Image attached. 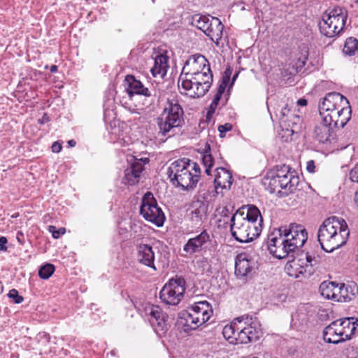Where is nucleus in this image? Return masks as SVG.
Masks as SVG:
<instances>
[{"label":"nucleus","instance_id":"f257e3e1","mask_svg":"<svg viewBox=\"0 0 358 358\" xmlns=\"http://www.w3.org/2000/svg\"><path fill=\"white\" fill-rule=\"evenodd\" d=\"M349 234L346 222L342 218L332 216L324 220L320 226L317 241L322 250L331 252L346 243Z\"/></svg>","mask_w":358,"mask_h":358},{"label":"nucleus","instance_id":"f03ea898","mask_svg":"<svg viewBox=\"0 0 358 358\" xmlns=\"http://www.w3.org/2000/svg\"><path fill=\"white\" fill-rule=\"evenodd\" d=\"M222 334L229 343L236 345L256 341L262 336V332L256 320L248 316H242L226 325Z\"/></svg>","mask_w":358,"mask_h":358},{"label":"nucleus","instance_id":"7ed1b4c3","mask_svg":"<svg viewBox=\"0 0 358 358\" xmlns=\"http://www.w3.org/2000/svg\"><path fill=\"white\" fill-rule=\"evenodd\" d=\"M184 111L175 97L168 98L164 103L163 110L157 118L159 134L170 137V134L175 128L182 126Z\"/></svg>","mask_w":358,"mask_h":358},{"label":"nucleus","instance_id":"20e7f679","mask_svg":"<svg viewBox=\"0 0 358 358\" xmlns=\"http://www.w3.org/2000/svg\"><path fill=\"white\" fill-rule=\"evenodd\" d=\"M244 212L238 210L231 218L232 236L240 243H248L259 236L262 229L263 219L260 217L258 226L255 227L243 218Z\"/></svg>","mask_w":358,"mask_h":358},{"label":"nucleus","instance_id":"39448f33","mask_svg":"<svg viewBox=\"0 0 358 358\" xmlns=\"http://www.w3.org/2000/svg\"><path fill=\"white\" fill-rule=\"evenodd\" d=\"M170 181L183 190H192L198 183V176L192 175L188 162L185 159H178L170 165L167 171Z\"/></svg>","mask_w":358,"mask_h":358},{"label":"nucleus","instance_id":"423d86ee","mask_svg":"<svg viewBox=\"0 0 358 358\" xmlns=\"http://www.w3.org/2000/svg\"><path fill=\"white\" fill-rule=\"evenodd\" d=\"M348 18L347 10L342 7H336L324 13L319 23L320 30L324 36L333 38L343 31Z\"/></svg>","mask_w":358,"mask_h":358},{"label":"nucleus","instance_id":"0eeeda50","mask_svg":"<svg viewBox=\"0 0 358 358\" xmlns=\"http://www.w3.org/2000/svg\"><path fill=\"white\" fill-rule=\"evenodd\" d=\"M185 292V279L182 278H172L160 291L159 298L166 304L176 306L181 301Z\"/></svg>","mask_w":358,"mask_h":358},{"label":"nucleus","instance_id":"6e6552de","mask_svg":"<svg viewBox=\"0 0 358 358\" xmlns=\"http://www.w3.org/2000/svg\"><path fill=\"white\" fill-rule=\"evenodd\" d=\"M140 213L146 220L154 223L157 227H162L165 220L162 209L158 207L153 194L150 192H147L143 196Z\"/></svg>","mask_w":358,"mask_h":358},{"label":"nucleus","instance_id":"1a4fd4ad","mask_svg":"<svg viewBox=\"0 0 358 358\" xmlns=\"http://www.w3.org/2000/svg\"><path fill=\"white\" fill-rule=\"evenodd\" d=\"M282 227L275 229L268 236L267 247L271 254L278 259H283L291 252H294L291 247L288 246L287 239L285 238Z\"/></svg>","mask_w":358,"mask_h":358},{"label":"nucleus","instance_id":"9d476101","mask_svg":"<svg viewBox=\"0 0 358 358\" xmlns=\"http://www.w3.org/2000/svg\"><path fill=\"white\" fill-rule=\"evenodd\" d=\"M282 229L285 231L282 234L287 239L288 246L291 247L293 252L301 248L308 239V232L301 224L292 223L288 229L284 227Z\"/></svg>","mask_w":358,"mask_h":358},{"label":"nucleus","instance_id":"9b49d317","mask_svg":"<svg viewBox=\"0 0 358 358\" xmlns=\"http://www.w3.org/2000/svg\"><path fill=\"white\" fill-rule=\"evenodd\" d=\"M148 320L154 331L162 336L169 329L168 315L158 306L151 305L145 308Z\"/></svg>","mask_w":358,"mask_h":358},{"label":"nucleus","instance_id":"f8f14e48","mask_svg":"<svg viewBox=\"0 0 358 358\" xmlns=\"http://www.w3.org/2000/svg\"><path fill=\"white\" fill-rule=\"evenodd\" d=\"M350 104L346 97L338 92H329L324 97L322 103L319 104L320 115L329 113L333 110L342 107L348 106Z\"/></svg>","mask_w":358,"mask_h":358},{"label":"nucleus","instance_id":"ddd939ff","mask_svg":"<svg viewBox=\"0 0 358 358\" xmlns=\"http://www.w3.org/2000/svg\"><path fill=\"white\" fill-rule=\"evenodd\" d=\"M130 166L124 171L123 182L129 185H134L138 182L141 173L144 170V166L149 162L148 157L137 159L132 157L128 159Z\"/></svg>","mask_w":358,"mask_h":358},{"label":"nucleus","instance_id":"4468645a","mask_svg":"<svg viewBox=\"0 0 358 358\" xmlns=\"http://www.w3.org/2000/svg\"><path fill=\"white\" fill-rule=\"evenodd\" d=\"M351 107L349 104L348 106L342 107L338 110H333L329 113H325L320 115L322 120L332 126L333 128H343L351 118Z\"/></svg>","mask_w":358,"mask_h":358},{"label":"nucleus","instance_id":"2eb2a0df","mask_svg":"<svg viewBox=\"0 0 358 358\" xmlns=\"http://www.w3.org/2000/svg\"><path fill=\"white\" fill-rule=\"evenodd\" d=\"M299 182V178L294 171L280 179H270L269 185L272 192H274L277 189H279L278 192L282 191V194L287 195L296 189Z\"/></svg>","mask_w":358,"mask_h":358},{"label":"nucleus","instance_id":"dca6fc26","mask_svg":"<svg viewBox=\"0 0 358 358\" xmlns=\"http://www.w3.org/2000/svg\"><path fill=\"white\" fill-rule=\"evenodd\" d=\"M211 71L208 59L200 54L192 55L185 62L182 68L183 75H194L201 72Z\"/></svg>","mask_w":358,"mask_h":358},{"label":"nucleus","instance_id":"f3484780","mask_svg":"<svg viewBox=\"0 0 358 358\" xmlns=\"http://www.w3.org/2000/svg\"><path fill=\"white\" fill-rule=\"evenodd\" d=\"M256 268L255 261L246 253L236 256L235 274L238 278L250 277Z\"/></svg>","mask_w":358,"mask_h":358},{"label":"nucleus","instance_id":"a211bd4d","mask_svg":"<svg viewBox=\"0 0 358 358\" xmlns=\"http://www.w3.org/2000/svg\"><path fill=\"white\" fill-rule=\"evenodd\" d=\"M210 241L208 233L203 230L196 236L189 238L183 246V251L192 255L202 250L204 245Z\"/></svg>","mask_w":358,"mask_h":358},{"label":"nucleus","instance_id":"6ab92c4d","mask_svg":"<svg viewBox=\"0 0 358 358\" xmlns=\"http://www.w3.org/2000/svg\"><path fill=\"white\" fill-rule=\"evenodd\" d=\"M340 321L335 320L325 327L323 331V338L329 343L338 344L344 342L343 331H342Z\"/></svg>","mask_w":358,"mask_h":358},{"label":"nucleus","instance_id":"aec40b11","mask_svg":"<svg viewBox=\"0 0 358 358\" xmlns=\"http://www.w3.org/2000/svg\"><path fill=\"white\" fill-rule=\"evenodd\" d=\"M137 259L143 265L157 270L155 266V252L148 244H139L137 246Z\"/></svg>","mask_w":358,"mask_h":358},{"label":"nucleus","instance_id":"412c9836","mask_svg":"<svg viewBox=\"0 0 358 358\" xmlns=\"http://www.w3.org/2000/svg\"><path fill=\"white\" fill-rule=\"evenodd\" d=\"M124 82L128 85L126 90L130 98L134 94L143 95L148 97L151 96L149 89L145 87L140 80L136 79L133 75H127L125 77Z\"/></svg>","mask_w":358,"mask_h":358},{"label":"nucleus","instance_id":"4be33fe9","mask_svg":"<svg viewBox=\"0 0 358 358\" xmlns=\"http://www.w3.org/2000/svg\"><path fill=\"white\" fill-rule=\"evenodd\" d=\"M178 323L182 327L185 331L196 329L203 324L199 317H196L189 308L179 313Z\"/></svg>","mask_w":358,"mask_h":358},{"label":"nucleus","instance_id":"5701e85b","mask_svg":"<svg viewBox=\"0 0 358 358\" xmlns=\"http://www.w3.org/2000/svg\"><path fill=\"white\" fill-rule=\"evenodd\" d=\"M214 183L217 192H218V188L229 189L233 183L232 173L225 168H217Z\"/></svg>","mask_w":358,"mask_h":358},{"label":"nucleus","instance_id":"b1692460","mask_svg":"<svg viewBox=\"0 0 358 358\" xmlns=\"http://www.w3.org/2000/svg\"><path fill=\"white\" fill-rule=\"evenodd\" d=\"M189 309L196 317H199L202 324L210 319L213 313L211 306L206 301L195 303Z\"/></svg>","mask_w":358,"mask_h":358},{"label":"nucleus","instance_id":"393cba45","mask_svg":"<svg viewBox=\"0 0 358 358\" xmlns=\"http://www.w3.org/2000/svg\"><path fill=\"white\" fill-rule=\"evenodd\" d=\"M333 127L328 123L322 122L317 124L313 130V136L320 143H325L330 141V137L333 133Z\"/></svg>","mask_w":358,"mask_h":358},{"label":"nucleus","instance_id":"a878e982","mask_svg":"<svg viewBox=\"0 0 358 358\" xmlns=\"http://www.w3.org/2000/svg\"><path fill=\"white\" fill-rule=\"evenodd\" d=\"M190 220L195 225H200L206 218L207 206L201 201H194L192 204Z\"/></svg>","mask_w":358,"mask_h":358},{"label":"nucleus","instance_id":"bb28decb","mask_svg":"<svg viewBox=\"0 0 358 358\" xmlns=\"http://www.w3.org/2000/svg\"><path fill=\"white\" fill-rule=\"evenodd\" d=\"M169 57L159 54L155 58L153 66L150 69V72L153 77L163 78L167 73Z\"/></svg>","mask_w":358,"mask_h":358},{"label":"nucleus","instance_id":"cd10ccee","mask_svg":"<svg viewBox=\"0 0 358 358\" xmlns=\"http://www.w3.org/2000/svg\"><path fill=\"white\" fill-rule=\"evenodd\" d=\"M358 294V287L355 283L345 285L339 284L338 290V302H347L355 298Z\"/></svg>","mask_w":358,"mask_h":358},{"label":"nucleus","instance_id":"c85d7f7f","mask_svg":"<svg viewBox=\"0 0 358 358\" xmlns=\"http://www.w3.org/2000/svg\"><path fill=\"white\" fill-rule=\"evenodd\" d=\"M210 26L208 29L206 35L210 38L211 41L219 43V41L222 38L224 25L217 17H211Z\"/></svg>","mask_w":358,"mask_h":358},{"label":"nucleus","instance_id":"c756f323","mask_svg":"<svg viewBox=\"0 0 358 358\" xmlns=\"http://www.w3.org/2000/svg\"><path fill=\"white\" fill-rule=\"evenodd\" d=\"M196 82L192 75H183L182 73L179 77L178 86L184 90V93L192 98L196 96Z\"/></svg>","mask_w":358,"mask_h":358},{"label":"nucleus","instance_id":"7c9ffc66","mask_svg":"<svg viewBox=\"0 0 358 358\" xmlns=\"http://www.w3.org/2000/svg\"><path fill=\"white\" fill-rule=\"evenodd\" d=\"M338 286L339 284L335 282L324 281L320 284L319 289L324 298L337 301Z\"/></svg>","mask_w":358,"mask_h":358},{"label":"nucleus","instance_id":"2f4dec72","mask_svg":"<svg viewBox=\"0 0 358 358\" xmlns=\"http://www.w3.org/2000/svg\"><path fill=\"white\" fill-rule=\"evenodd\" d=\"M340 321L341 330L343 331L344 341L351 339L352 336L356 330L355 322L353 317H347L343 320H338Z\"/></svg>","mask_w":358,"mask_h":358},{"label":"nucleus","instance_id":"473e14b6","mask_svg":"<svg viewBox=\"0 0 358 358\" xmlns=\"http://www.w3.org/2000/svg\"><path fill=\"white\" fill-rule=\"evenodd\" d=\"M211 17L195 14L192 17L191 24L201 30L205 34L210 26Z\"/></svg>","mask_w":358,"mask_h":358},{"label":"nucleus","instance_id":"72a5a7b5","mask_svg":"<svg viewBox=\"0 0 358 358\" xmlns=\"http://www.w3.org/2000/svg\"><path fill=\"white\" fill-rule=\"evenodd\" d=\"M299 262V259H294L287 263L285 270L289 276L296 278H299L300 275L303 274L304 271H306L303 266H301Z\"/></svg>","mask_w":358,"mask_h":358},{"label":"nucleus","instance_id":"f704fd0d","mask_svg":"<svg viewBox=\"0 0 358 358\" xmlns=\"http://www.w3.org/2000/svg\"><path fill=\"white\" fill-rule=\"evenodd\" d=\"M260 217H262L260 211L255 206L248 205L247 206L246 215L245 217L243 216L245 220H248L251 224L257 227Z\"/></svg>","mask_w":358,"mask_h":358},{"label":"nucleus","instance_id":"c9c22d12","mask_svg":"<svg viewBox=\"0 0 358 358\" xmlns=\"http://www.w3.org/2000/svg\"><path fill=\"white\" fill-rule=\"evenodd\" d=\"M210 151V145L206 144L205 147V152L202 156V162L203 166L206 167L205 172L208 176L210 175L211 168L214 164V159Z\"/></svg>","mask_w":358,"mask_h":358},{"label":"nucleus","instance_id":"e433bc0d","mask_svg":"<svg viewBox=\"0 0 358 358\" xmlns=\"http://www.w3.org/2000/svg\"><path fill=\"white\" fill-rule=\"evenodd\" d=\"M358 50V40L353 37H349L345 40L343 52L349 56L354 55Z\"/></svg>","mask_w":358,"mask_h":358},{"label":"nucleus","instance_id":"4c0bfd02","mask_svg":"<svg viewBox=\"0 0 358 358\" xmlns=\"http://www.w3.org/2000/svg\"><path fill=\"white\" fill-rule=\"evenodd\" d=\"M292 172L289 166L285 164L277 165L275 172L271 176V179H280Z\"/></svg>","mask_w":358,"mask_h":358},{"label":"nucleus","instance_id":"58836bf2","mask_svg":"<svg viewBox=\"0 0 358 358\" xmlns=\"http://www.w3.org/2000/svg\"><path fill=\"white\" fill-rule=\"evenodd\" d=\"M195 82L196 84L195 94L197 98L204 96L208 92L209 89L210 88L213 84V82H210L209 80L206 81V84L204 81L203 83H200L195 80Z\"/></svg>","mask_w":358,"mask_h":358},{"label":"nucleus","instance_id":"ea45409f","mask_svg":"<svg viewBox=\"0 0 358 358\" xmlns=\"http://www.w3.org/2000/svg\"><path fill=\"white\" fill-rule=\"evenodd\" d=\"M55 266L51 264H46L41 266L38 271V275L42 279H48L54 273Z\"/></svg>","mask_w":358,"mask_h":358},{"label":"nucleus","instance_id":"a19ab883","mask_svg":"<svg viewBox=\"0 0 358 358\" xmlns=\"http://www.w3.org/2000/svg\"><path fill=\"white\" fill-rule=\"evenodd\" d=\"M192 77L194 78V80L196 81H198V82H200V83H203V81L206 82V81H210V82H213V73H212V71H206V72H200L199 73H195L194 75H192ZM206 83H205L206 84Z\"/></svg>","mask_w":358,"mask_h":358},{"label":"nucleus","instance_id":"79ce46f5","mask_svg":"<svg viewBox=\"0 0 358 358\" xmlns=\"http://www.w3.org/2000/svg\"><path fill=\"white\" fill-rule=\"evenodd\" d=\"M221 97H222V96L218 95L217 94H215V95L214 96V98L209 106V108H208V113L206 115L207 119H210L213 116V115L215 113L216 108L218 106V103L221 99Z\"/></svg>","mask_w":358,"mask_h":358},{"label":"nucleus","instance_id":"37998d69","mask_svg":"<svg viewBox=\"0 0 358 358\" xmlns=\"http://www.w3.org/2000/svg\"><path fill=\"white\" fill-rule=\"evenodd\" d=\"M306 267L308 266V264L311 266H316L318 265L320 262V257L317 255L315 256V255H312L309 252H307L306 254Z\"/></svg>","mask_w":358,"mask_h":358},{"label":"nucleus","instance_id":"c03bdc74","mask_svg":"<svg viewBox=\"0 0 358 358\" xmlns=\"http://www.w3.org/2000/svg\"><path fill=\"white\" fill-rule=\"evenodd\" d=\"M8 296L13 300L15 303H21L24 301V298L20 296L18 291L15 289H10L8 294Z\"/></svg>","mask_w":358,"mask_h":358},{"label":"nucleus","instance_id":"a18cd8bd","mask_svg":"<svg viewBox=\"0 0 358 358\" xmlns=\"http://www.w3.org/2000/svg\"><path fill=\"white\" fill-rule=\"evenodd\" d=\"M188 162V166L190 167V171L192 172V175H196L198 176V181L200 178L201 169L199 164L192 162L190 159H185Z\"/></svg>","mask_w":358,"mask_h":358},{"label":"nucleus","instance_id":"49530a36","mask_svg":"<svg viewBox=\"0 0 358 358\" xmlns=\"http://www.w3.org/2000/svg\"><path fill=\"white\" fill-rule=\"evenodd\" d=\"M48 231L52 234L54 238H58L66 232L65 228L61 227L59 229L55 226H49Z\"/></svg>","mask_w":358,"mask_h":358},{"label":"nucleus","instance_id":"de8ad7c7","mask_svg":"<svg viewBox=\"0 0 358 358\" xmlns=\"http://www.w3.org/2000/svg\"><path fill=\"white\" fill-rule=\"evenodd\" d=\"M231 129H232V125L229 123L220 125L218 127V131L220 133V136L222 137L223 134H224L227 131H231Z\"/></svg>","mask_w":358,"mask_h":358},{"label":"nucleus","instance_id":"09e8293b","mask_svg":"<svg viewBox=\"0 0 358 358\" xmlns=\"http://www.w3.org/2000/svg\"><path fill=\"white\" fill-rule=\"evenodd\" d=\"M350 178L352 182L358 183V164L351 170Z\"/></svg>","mask_w":358,"mask_h":358},{"label":"nucleus","instance_id":"8fccbe9b","mask_svg":"<svg viewBox=\"0 0 358 358\" xmlns=\"http://www.w3.org/2000/svg\"><path fill=\"white\" fill-rule=\"evenodd\" d=\"M227 85V80H225V78H223L222 82L220 84V85L217 88L216 94L218 95L222 96L223 93L225 91Z\"/></svg>","mask_w":358,"mask_h":358},{"label":"nucleus","instance_id":"3c124183","mask_svg":"<svg viewBox=\"0 0 358 358\" xmlns=\"http://www.w3.org/2000/svg\"><path fill=\"white\" fill-rule=\"evenodd\" d=\"M7 238L4 236H1L0 237V250L1 251H6L7 250V247H6V243H7Z\"/></svg>","mask_w":358,"mask_h":358},{"label":"nucleus","instance_id":"603ef678","mask_svg":"<svg viewBox=\"0 0 358 358\" xmlns=\"http://www.w3.org/2000/svg\"><path fill=\"white\" fill-rule=\"evenodd\" d=\"M62 146L58 142L53 143L52 145V150L53 152L58 153L62 150Z\"/></svg>","mask_w":358,"mask_h":358},{"label":"nucleus","instance_id":"864d4df0","mask_svg":"<svg viewBox=\"0 0 358 358\" xmlns=\"http://www.w3.org/2000/svg\"><path fill=\"white\" fill-rule=\"evenodd\" d=\"M306 169L310 173H314L315 169V163L313 160H310L307 162Z\"/></svg>","mask_w":358,"mask_h":358},{"label":"nucleus","instance_id":"5fc2aeb1","mask_svg":"<svg viewBox=\"0 0 358 358\" xmlns=\"http://www.w3.org/2000/svg\"><path fill=\"white\" fill-rule=\"evenodd\" d=\"M297 103L299 106H305L307 105L308 103V101L306 99H299L298 101H297Z\"/></svg>","mask_w":358,"mask_h":358},{"label":"nucleus","instance_id":"6e6d98bb","mask_svg":"<svg viewBox=\"0 0 358 358\" xmlns=\"http://www.w3.org/2000/svg\"><path fill=\"white\" fill-rule=\"evenodd\" d=\"M48 121H49V117H48V115L46 114H44L42 119L38 120V122L40 124H44Z\"/></svg>","mask_w":358,"mask_h":358},{"label":"nucleus","instance_id":"4d7b16f0","mask_svg":"<svg viewBox=\"0 0 358 358\" xmlns=\"http://www.w3.org/2000/svg\"><path fill=\"white\" fill-rule=\"evenodd\" d=\"M76 144V142L74 140H69L68 141V145L69 147H74Z\"/></svg>","mask_w":358,"mask_h":358},{"label":"nucleus","instance_id":"13d9d810","mask_svg":"<svg viewBox=\"0 0 358 358\" xmlns=\"http://www.w3.org/2000/svg\"><path fill=\"white\" fill-rule=\"evenodd\" d=\"M354 201L358 205V190L355 194Z\"/></svg>","mask_w":358,"mask_h":358},{"label":"nucleus","instance_id":"bf43d9fd","mask_svg":"<svg viewBox=\"0 0 358 358\" xmlns=\"http://www.w3.org/2000/svg\"><path fill=\"white\" fill-rule=\"evenodd\" d=\"M57 70V66L55 65H53L51 66L50 71L51 72H55Z\"/></svg>","mask_w":358,"mask_h":358},{"label":"nucleus","instance_id":"052dcab7","mask_svg":"<svg viewBox=\"0 0 358 358\" xmlns=\"http://www.w3.org/2000/svg\"><path fill=\"white\" fill-rule=\"evenodd\" d=\"M19 236H22V232H18L17 234V239L19 242H20V237H19Z\"/></svg>","mask_w":358,"mask_h":358},{"label":"nucleus","instance_id":"680f3d73","mask_svg":"<svg viewBox=\"0 0 358 358\" xmlns=\"http://www.w3.org/2000/svg\"><path fill=\"white\" fill-rule=\"evenodd\" d=\"M306 59H307V58H306V57H304V58H303V61H301V64H300V66H304V65H305V64H306Z\"/></svg>","mask_w":358,"mask_h":358},{"label":"nucleus","instance_id":"e2e57ef3","mask_svg":"<svg viewBox=\"0 0 358 358\" xmlns=\"http://www.w3.org/2000/svg\"><path fill=\"white\" fill-rule=\"evenodd\" d=\"M238 76V74H236L234 77H233V81L236 78V77Z\"/></svg>","mask_w":358,"mask_h":358},{"label":"nucleus","instance_id":"0e129e2a","mask_svg":"<svg viewBox=\"0 0 358 358\" xmlns=\"http://www.w3.org/2000/svg\"><path fill=\"white\" fill-rule=\"evenodd\" d=\"M155 0H152V2L154 3Z\"/></svg>","mask_w":358,"mask_h":358}]
</instances>
